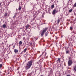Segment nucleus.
Returning a JSON list of instances; mask_svg holds the SVG:
<instances>
[{"instance_id":"obj_18","label":"nucleus","mask_w":76,"mask_h":76,"mask_svg":"<svg viewBox=\"0 0 76 76\" xmlns=\"http://www.w3.org/2000/svg\"><path fill=\"white\" fill-rule=\"evenodd\" d=\"M70 30H72V29H73V28H72V27H70Z\"/></svg>"},{"instance_id":"obj_11","label":"nucleus","mask_w":76,"mask_h":76,"mask_svg":"<svg viewBox=\"0 0 76 76\" xmlns=\"http://www.w3.org/2000/svg\"><path fill=\"white\" fill-rule=\"evenodd\" d=\"M57 61H58L59 63L60 62V58H58V60H57Z\"/></svg>"},{"instance_id":"obj_32","label":"nucleus","mask_w":76,"mask_h":76,"mask_svg":"<svg viewBox=\"0 0 76 76\" xmlns=\"http://www.w3.org/2000/svg\"><path fill=\"white\" fill-rule=\"evenodd\" d=\"M13 47H14H14H15V46H13Z\"/></svg>"},{"instance_id":"obj_19","label":"nucleus","mask_w":76,"mask_h":76,"mask_svg":"<svg viewBox=\"0 0 76 76\" xmlns=\"http://www.w3.org/2000/svg\"><path fill=\"white\" fill-rule=\"evenodd\" d=\"M52 8H54V5H52L51 6Z\"/></svg>"},{"instance_id":"obj_13","label":"nucleus","mask_w":76,"mask_h":76,"mask_svg":"<svg viewBox=\"0 0 76 76\" xmlns=\"http://www.w3.org/2000/svg\"><path fill=\"white\" fill-rule=\"evenodd\" d=\"M19 44L20 45H21V44H22V41H20L19 42Z\"/></svg>"},{"instance_id":"obj_27","label":"nucleus","mask_w":76,"mask_h":76,"mask_svg":"<svg viewBox=\"0 0 76 76\" xmlns=\"http://www.w3.org/2000/svg\"><path fill=\"white\" fill-rule=\"evenodd\" d=\"M1 3H0V6H1Z\"/></svg>"},{"instance_id":"obj_25","label":"nucleus","mask_w":76,"mask_h":76,"mask_svg":"<svg viewBox=\"0 0 76 76\" xmlns=\"http://www.w3.org/2000/svg\"><path fill=\"white\" fill-rule=\"evenodd\" d=\"M34 20H35V18H33V19H32V20L33 21H34Z\"/></svg>"},{"instance_id":"obj_2","label":"nucleus","mask_w":76,"mask_h":76,"mask_svg":"<svg viewBox=\"0 0 76 76\" xmlns=\"http://www.w3.org/2000/svg\"><path fill=\"white\" fill-rule=\"evenodd\" d=\"M68 65L70 66H71V65L72 64V61L70 60H69L68 61Z\"/></svg>"},{"instance_id":"obj_30","label":"nucleus","mask_w":76,"mask_h":76,"mask_svg":"<svg viewBox=\"0 0 76 76\" xmlns=\"http://www.w3.org/2000/svg\"><path fill=\"white\" fill-rule=\"evenodd\" d=\"M61 38H63V36H61Z\"/></svg>"},{"instance_id":"obj_16","label":"nucleus","mask_w":76,"mask_h":76,"mask_svg":"<svg viewBox=\"0 0 76 76\" xmlns=\"http://www.w3.org/2000/svg\"><path fill=\"white\" fill-rule=\"evenodd\" d=\"M7 13H5V15H4V16L5 17V16H7Z\"/></svg>"},{"instance_id":"obj_15","label":"nucleus","mask_w":76,"mask_h":76,"mask_svg":"<svg viewBox=\"0 0 76 76\" xmlns=\"http://www.w3.org/2000/svg\"><path fill=\"white\" fill-rule=\"evenodd\" d=\"M72 9H71V10H69V12L70 13V12H72Z\"/></svg>"},{"instance_id":"obj_5","label":"nucleus","mask_w":76,"mask_h":76,"mask_svg":"<svg viewBox=\"0 0 76 76\" xmlns=\"http://www.w3.org/2000/svg\"><path fill=\"white\" fill-rule=\"evenodd\" d=\"M55 13H56V10H53V15H55Z\"/></svg>"},{"instance_id":"obj_14","label":"nucleus","mask_w":76,"mask_h":76,"mask_svg":"<svg viewBox=\"0 0 76 76\" xmlns=\"http://www.w3.org/2000/svg\"><path fill=\"white\" fill-rule=\"evenodd\" d=\"M6 25L5 24H4L3 25V28H5L6 27Z\"/></svg>"},{"instance_id":"obj_17","label":"nucleus","mask_w":76,"mask_h":76,"mask_svg":"<svg viewBox=\"0 0 76 76\" xmlns=\"http://www.w3.org/2000/svg\"><path fill=\"white\" fill-rule=\"evenodd\" d=\"M33 42V44L34 45H35V43L34 42Z\"/></svg>"},{"instance_id":"obj_12","label":"nucleus","mask_w":76,"mask_h":76,"mask_svg":"<svg viewBox=\"0 0 76 76\" xmlns=\"http://www.w3.org/2000/svg\"><path fill=\"white\" fill-rule=\"evenodd\" d=\"M26 50H27V49L26 48L23 50V51L24 52V53H25L26 51Z\"/></svg>"},{"instance_id":"obj_4","label":"nucleus","mask_w":76,"mask_h":76,"mask_svg":"<svg viewBox=\"0 0 76 76\" xmlns=\"http://www.w3.org/2000/svg\"><path fill=\"white\" fill-rule=\"evenodd\" d=\"M14 52L15 54H17L18 53V50L16 49H15L14 50Z\"/></svg>"},{"instance_id":"obj_31","label":"nucleus","mask_w":76,"mask_h":76,"mask_svg":"<svg viewBox=\"0 0 76 76\" xmlns=\"http://www.w3.org/2000/svg\"><path fill=\"white\" fill-rule=\"evenodd\" d=\"M40 76H43V75H40Z\"/></svg>"},{"instance_id":"obj_7","label":"nucleus","mask_w":76,"mask_h":76,"mask_svg":"<svg viewBox=\"0 0 76 76\" xmlns=\"http://www.w3.org/2000/svg\"><path fill=\"white\" fill-rule=\"evenodd\" d=\"M26 30H27L28 29V27H29V25H27L26 26Z\"/></svg>"},{"instance_id":"obj_20","label":"nucleus","mask_w":76,"mask_h":76,"mask_svg":"<svg viewBox=\"0 0 76 76\" xmlns=\"http://www.w3.org/2000/svg\"><path fill=\"white\" fill-rule=\"evenodd\" d=\"M74 70H75V71H76V66H75L74 68Z\"/></svg>"},{"instance_id":"obj_9","label":"nucleus","mask_w":76,"mask_h":76,"mask_svg":"<svg viewBox=\"0 0 76 76\" xmlns=\"http://www.w3.org/2000/svg\"><path fill=\"white\" fill-rule=\"evenodd\" d=\"M44 33H43V32H42V34H41V37H43L44 35Z\"/></svg>"},{"instance_id":"obj_23","label":"nucleus","mask_w":76,"mask_h":76,"mask_svg":"<svg viewBox=\"0 0 76 76\" xmlns=\"http://www.w3.org/2000/svg\"><path fill=\"white\" fill-rule=\"evenodd\" d=\"M69 53V51H67L66 52V54H67V53Z\"/></svg>"},{"instance_id":"obj_8","label":"nucleus","mask_w":76,"mask_h":76,"mask_svg":"<svg viewBox=\"0 0 76 76\" xmlns=\"http://www.w3.org/2000/svg\"><path fill=\"white\" fill-rule=\"evenodd\" d=\"M68 3H69L70 2H71V3H72V0H68Z\"/></svg>"},{"instance_id":"obj_21","label":"nucleus","mask_w":76,"mask_h":76,"mask_svg":"<svg viewBox=\"0 0 76 76\" xmlns=\"http://www.w3.org/2000/svg\"><path fill=\"white\" fill-rule=\"evenodd\" d=\"M45 35L46 36H47V35H48V33L47 32L45 33Z\"/></svg>"},{"instance_id":"obj_24","label":"nucleus","mask_w":76,"mask_h":76,"mask_svg":"<svg viewBox=\"0 0 76 76\" xmlns=\"http://www.w3.org/2000/svg\"><path fill=\"white\" fill-rule=\"evenodd\" d=\"M16 17V15H15L13 17V18H15Z\"/></svg>"},{"instance_id":"obj_6","label":"nucleus","mask_w":76,"mask_h":76,"mask_svg":"<svg viewBox=\"0 0 76 76\" xmlns=\"http://www.w3.org/2000/svg\"><path fill=\"white\" fill-rule=\"evenodd\" d=\"M33 44V42H30L29 43V44H30L29 46H31V45H32Z\"/></svg>"},{"instance_id":"obj_3","label":"nucleus","mask_w":76,"mask_h":76,"mask_svg":"<svg viewBox=\"0 0 76 76\" xmlns=\"http://www.w3.org/2000/svg\"><path fill=\"white\" fill-rule=\"evenodd\" d=\"M47 29H48V28H45L43 29L42 31V32H43L44 33H45V32L47 31Z\"/></svg>"},{"instance_id":"obj_10","label":"nucleus","mask_w":76,"mask_h":76,"mask_svg":"<svg viewBox=\"0 0 76 76\" xmlns=\"http://www.w3.org/2000/svg\"><path fill=\"white\" fill-rule=\"evenodd\" d=\"M18 10H21V7L19 6V7L18 8Z\"/></svg>"},{"instance_id":"obj_1","label":"nucleus","mask_w":76,"mask_h":76,"mask_svg":"<svg viewBox=\"0 0 76 76\" xmlns=\"http://www.w3.org/2000/svg\"><path fill=\"white\" fill-rule=\"evenodd\" d=\"M32 64V61H29L28 63H27L26 66L25 67V69L26 70H28L30 68Z\"/></svg>"},{"instance_id":"obj_28","label":"nucleus","mask_w":76,"mask_h":76,"mask_svg":"<svg viewBox=\"0 0 76 76\" xmlns=\"http://www.w3.org/2000/svg\"><path fill=\"white\" fill-rule=\"evenodd\" d=\"M74 15H76V14L75 13V12H74Z\"/></svg>"},{"instance_id":"obj_22","label":"nucleus","mask_w":76,"mask_h":76,"mask_svg":"<svg viewBox=\"0 0 76 76\" xmlns=\"http://www.w3.org/2000/svg\"><path fill=\"white\" fill-rule=\"evenodd\" d=\"M58 22V23H59V22H60V20L59 19H58V20L57 21Z\"/></svg>"},{"instance_id":"obj_26","label":"nucleus","mask_w":76,"mask_h":76,"mask_svg":"<svg viewBox=\"0 0 76 76\" xmlns=\"http://www.w3.org/2000/svg\"><path fill=\"white\" fill-rule=\"evenodd\" d=\"M2 67V65L1 64H0V67Z\"/></svg>"},{"instance_id":"obj_29","label":"nucleus","mask_w":76,"mask_h":76,"mask_svg":"<svg viewBox=\"0 0 76 76\" xmlns=\"http://www.w3.org/2000/svg\"><path fill=\"white\" fill-rule=\"evenodd\" d=\"M46 53H45V55H46Z\"/></svg>"}]
</instances>
